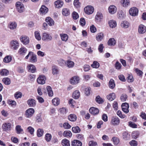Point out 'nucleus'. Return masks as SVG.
<instances>
[{
	"instance_id": "nucleus-19",
	"label": "nucleus",
	"mask_w": 146,
	"mask_h": 146,
	"mask_svg": "<svg viewBox=\"0 0 146 146\" xmlns=\"http://www.w3.org/2000/svg\"><path fill=\"white\" fill-rule=\"evenodd\" d=\"M29 70V71L32 73H34L36 71V67L34 65L32 64H29L27 66Z\"/></svg>"
},
{
	"instance_id": "nucleus-47",
	"label": "nucleus",
	"mask_w": 146,
	"mask_h": 146,
	"mask_svg": "<svg viewBox=\"0 0 146 146\" xmlns=\"http://www.w3.org/2000/svg\"><path fill=\"white\" fill-rule=\"evenodd\" d=\"M15 129L16 131V132L17 134H20L23 131V130L21 128L20 125H17L15 127Z\"/></svg>"
},
{
	"instance_id": "nucleus-55",
	"label": "nucleus",
	"mask_w": 146,
	"mask_h": 146,
	"mask_svg": "<svg viewBox=\"0 0 146 146\" xmlns=\"http://www.w3.org/2000/svg\"><path fill=\"white\" fill-rule=\"evenodd\" d=\"M51 138L52 136L50 134L47 133L46 134L45 139L47 142H49L51 140Z\"/></svg>"
},
{
	"instance_id": "nucleus-31",
	"label": "nucleus",
	"mask_w": 146,
	"mask_h": 146,
	"mask_svg": "<svg viewBox=\"0 0 146 146\" xmlns=\"http://www.w3.org/2000/svg\"><path fill=\"white\" fill-rule=\"evenodd\" d=\"M0 74L1 76H7L9 74V71L6 69H2L0 70Z\"/></svg>"
},
{
	"instance_id": "nucleus-64",
	"label": "nucleus",
	"mask_w": 146,
	"mask_h": 146,
	"mask_svg": "<svg viewBox=\"0 0 146 146\" xmlns=\"http://www.w3.org/2000/svg\"><path fill=\"white\" fill-rule=\"evenodd\" d=\"M89 146H97L98 145L96 142L93 141H91L89 143Z\"/></svg>"
},
{
	"instance_id": "nucleus-57",
	"label": "nucleus",
	"mask_w": 146,
	"mask_h": 146,
	"mask_svg": "<svg viewBox=\"0 0 146 146\" xmlns=\"http://www.w3.org/2000/svg\"><path fill=\"white\" fill-rule=\"evenodd\" d=\"M112 140L113 141L114 144L116 145H117L119 141V139L118 138L115 137H113Z\"/></svg>"
},
{
	"instance_id": "nucleus-8",
	"label": "nucleus",
	"mask_w": 146,
	"mask_h": 146,
	"mask_svg": "<svg viewBox=\"0 0 146 146\" xmlns=\"http://www.w3.org/2000/svg\"><path fill=\"white\" fill-rule=\"evenodd\" d=\"M120 122L119 118L116 116H113L111 117V123L114 125H119Z\"/></svg>"
},
{
	"instance_id": "nucleus-40",
	"label": "nucleus",
	"mask_w": 146,
	"mask_h": 146,
	"mask_svg": "<svg viewBox=\"0 0 146 146\" xmlns=\"http://www.w3.org/2000/svg\"><path fill=\"white\" fill-rule=\"evenodd\" d=\"M52 102L54 105L55 106H57L60 104V100L58 98H54L52 100Z\"/></svg>"
},
{
	"instance_id": "nucleus-23",
	"label": "nucleus",
	"mask_w": 146,
	"mask_h": 146,
	"mask_svg": "<svg viewBox=\"0 0 146 146\" xmlns=\"http://www.w3.org/2000/svg\"><path fill=\"white\" fill-rule=\"evenodd\" d=\"M76 115L74 114H71L68 116V119L70 121L74 122L76 121L77 119Z\"/></svg>"
},
{
	"instance_id": "nucleus-28",
	"label": "nucleus",
	"mask_w": 146,
	"mask_h": 146,
	"mask_svg": "<svg viewBox=\"0 0 146 146\" xmlns=\"http://www.w3.org/2000/svg\"><path fill=\"white\" fill-rule=\"evenodd\" d=\"M110 27L112 28H115L117 25V23L115 21L113 20H110L108 22Z\"/></svg>"
},
{
	"instance_id": "nucleus-11",
	"label": "nucleus",
	"mask_w": 146,
	"mask_h": 146,
	"mask_svg": "<svg viewBox=\"0 0 146 146\" xmlns=\"http://www.w3.org/2000/svg\"><path fill=\"white\" fill-rule=\"evenodd\" d=\"M20 40L21 42L25 45L28 44L30 41L29 38L26 36H21Z\"/></svg>"
},
{
	"instance_id": "nucleus-42",
	"label": "nucleus",
	"mask_w": 146,
	"mask_h": 146,
	"mask_svg": "<svg viewBox=\"0 0 146 146\" xmlns=\"http://www.w3.org/2000/svg\"><path fill=\"white\" fill-rule=\"evenodd\" d=\"M103 16L100 12H98L95 16V19L98 20H100L103 18Z\"/></svg>"
},
{
	"instance_id": "nucleus-49",
	"label": "nucleus",
	"mask_w": 146,
	"mask_h": 146,
	"mask_svg": "<svg viewBox=\"0 0 146 146\" xmlns=\"http://www.w3.org/2000/svg\"><path fill=\"white\" fill-rule=\"evenodd\" d=\"M72 131L75 133H78L80 131V129L78 126L73 127L72 128Z\"/></svg>"
},
{
	"instance_id": "nucleus-32",
	"label": "nucleus",
	"mask_w": 146,
	"mask_h": 146,
	"mask_svg": "<svg viewBox=\"0 0 146 146\" xmlns=\"http://www.w3.org/2000/svg\"><path fill=\"white\" fill-rule=\"evenodd\" d=\"M27 49L25 48H21L19 50L18 52L21 55H24L27 52Z\"/></svg>"
},
{
	"instance_id": "nucleus-44",
	"label": "nucleus",
	"mask_w": 146,
	"mask_h": 146,
	"mask_svg": "<svg viewBox=\"0 0 146 146\" xmlns=\"http://www.w3.org/2000/svg\"><path fill=\"white\" fill-rule=\"evenodd\" d=\"M121 26L122 28H127L129 26V23L127 21H123L121 23Z\"/></svg>"
},
{
	"instance_id": "nucleus-5",
	"label": "nucleus",
	"mask_w": 146,
	"mask_h": 146,
	"mask_svg": "<svg viewBox=\"0 0 146 146\" xmlns=\"http://www.w3.org/2000/svg\"><path fill=\"white\" fill-rule=\"evenodd\" d=\"M42 39L45 41H49L52 39V37L50 34L47 33H44L42 35Z\"/></svg>"
},
{
	"instance_id": "nucleus-3",
	"label": "nucleus",
	"mask_w": 146,
	"mask_h": 146,
	"mask_svg": "<svg viewBox=\"0 0 146 146\" xmlns=\"http://www.w3.org/2000/svg\"><path fill=\"white\" fill-rule=\"evenodd\" d=\"M34 112L35 110L33 108H29L26 111L25 115L26 117L29 118L33 115Z\"/></svg>"
},
{
	"instance_id": "nucleus-12",
	"label": "nucleus",
	"mask_w": 146,
	"mask_h": 146,
	"mask_svg": "<svg viewBox=\"0 0 146 146\" xmlns=\"http://www.w3.org/2000/svg\"><path fill=\"white\" fill-rule=\"evenodd\" d=\"M27 104L29 106L31 107H34L36 105V102L33 99L31 98L27 101Z\"/></svg>"
},
{
	"instance_id": "nucleus-63",
	"label": "nucleus",
	"mask_w": 146,
	"mask_h": 146,
	"mask_svg": "<svg viewBox=\"0 0 146 146\" xmlns=\"http://www.w3.org/2000/svg\"><path fill=\"white\" fill-rule=\"evenodd\" d=\"M127 96L125 94H122L121 96L120 99L122 102H125L126 101L127 98Z\"/></svg>"
},
{
	"instance_id": "nucleus-53",
	"label": "nucleus",
	"mask_w": 146,
	"mask_h": 146,
	"mask_svg": "<svg viewBox=\"0 0 146 146\" xmlns=\"http://www.w3.org/2000/svg\"><path fill=\"white\" fill-rule=\"evenodd\" d=\"M81 5L80 3L79 2V0H74V5L76 8H79Z\"/></svg>"
},
{
	"instance_id": "nucleus-9",
	"label": "nucleus",
	"mask_w": 146,
	"mask_h": 146,
	"mask_svg": "<svg viewBox=\"0 0 146 146\" xmlns=\"http://www.w3.org/2000/svg\"><path fill=\"white\" fill-rule=\"evenodd\" d=\"M129 13L130 15L132 16H136L137 15L138 13V10L135 7L131 8L129 10Z\"/></svg>"
},
{
	"instance_id": "nucleus-43",
	"label": "nucleus",
	"mask_w": 146,
	"mask_h": 146,
	"mask_svg": "<svg viewBox=\"0 0 146 146\" xmlns=\"http://www.w3.org/2000/svg\"><path fill=\"white\" fill-rule=\"evenodd\" d=\"M118 16L119 19H121L125 17V15L123 11L121 10L118 12Z\"/></svg>"
},
{
	"instance_id": "nucleus-37",
	"label": "nucleus",
	"mask_w": 146,
	"mask_h": 146,
	"mask_svg": "<svg viewBox=\"0 0 146 146\" xmlns=\"http://www.w3.org/2000/svg\"><path fill=\"white\" fill-rule=\"evenodd\" d=\"M60 36L62 40L65 42H66L68 39V36L66 34H60Z\"/></svg>"
},
{
	"instance_id": "nucleus-34",
	"label": "nucleus",
	"mask_w": 146,
	"mask_h": 146,
	"mask_svg": "<svg viewBox=\"0 0 146 146\" xmlns=\"http://www.w3.org/2000/svg\"><path fill=\"white\" fill-rule=\"evenodd\" d=\"M115 94L113 93L110 94L107 96V98L111 101H112L115 99Z\"/></svg>"
},
{
	"instance_id": "nucleus-52",
	"label": "nucleus",
	"mask_w": 146,
	"mask_h": 146,
	"mask_svg": "<svg viewBox=\"0 0 146 146\" xmlns=\"http://www.w3.org/2000/svg\"><path fill=\"white\" fill-rule=\"evenodd\" d=\"M115 66L116 69L120 70L121 68L122 65L118 61H117L115 64Z\"/></svg>"
},
{
	"instance_id": "nucleus-36",
	"label": "nucleus",
	"mask_w": 146,
	"mask_h": 146,
	"mask_svg": "<svg viewBox=\"0 0 146 146\" xmlns=\"http://www.w3.org/2000/svg\"><path fill=\"white\" fill-rule=\"evenodd\" d=\"M62 145L63 146H70V141L69 140L66 139H63L61 142Z\"/></svg>"
},
{
	"instance_id": "nucleus-45",
	"label": "nucleus",
	"mask_w": 146,
	"mask_h": 146,
	"mask_svg": "<svg viewBox=\"0 0 146 146\" xmlns=\"http://www.w3.org/2000/svg\"><path fill=\"white\" fill-rule=\"evenodd\" d=\"M62 14L65 16H67L70 15V13L69 10L67 9H64L62 10Z\"/></svg>"
},
{
	"instance_id": "nucleus-41",
	"label": "nucleus",
	"mask_w": 146,
	"mask_h": 146,
	"mask_svg": "<svg viewBox=\"0 0 146 146\" xmlns=\"http://www.w3.org/2000/svg\"><path fill=\"white\" fill-rule=\"evenodd\" d=\"M116 41L114 38H110L108 40V44L110 46H114L115 45Z\"/></svg>"
},
{
	"instance_id": "nucleus-21",
	"label": "nucleus",
	"mask_w": 146,
	"mask_h": 146,
	"mask_svg": "<svg viewBox=\"0 0 146 146\" xmlns=\"http://www.w3.org/2000/svg\"><path fill=\"white\" fill-rule=\"evenodd\" d=\"M82 142L78 140H74L71 142L72 146H82Z\"/></svg>"
},
{
	"instance_id": "nucleus-17",
	"label": "nucleus",
	"mask_w": 146,
	"mask_h": 146,
	"mask_svg": "<svg viewBox=\"0 0 146 146\" xmlns=\"http://www.w3.org/2000/svg\"><path fill=\"white\" fill-rule=\"evenodd\" d=\"M99 110L97 108L92 107L89 109V111L90 113L93 115H96L98 114L99 112Z\"/></svg>"
},
{
	"instance_id": "nucleus-14",
	"label": "nucleus",
	"mask_w": 146,
	"mask_h": 146,
	"mask_svg": "<svg viewBox=\"0 0 146 146\" xmlns=\"http://www.w3.org/2000/svg\"><path fill=\"white\" fill-rule=\"evenodd\" d=\"M121 3L123 7L126 8L130 6V1L129 0H121Z\"/></svg>"
},
{
	"instance_id": "nucleus-20",
	"label": "nucleus",
	"mask_w": 146,
	"mask_h": 146,
	"mask_svg": "<svg viewBox=\"0 0 146 146\" xmlns=\"http://www.w3.org/2000/svg\"><path fill=\"white\" fill-rule=\"evenodd\" d=\"M48 25L49 26H52L54 25V21L50 17H48L45 19Z\"/></svg>"
},
{
	"instance_id": "nucleus-1",
	"label": "nucleus",
	"mask_w": 146,
	"mask_h": 146,
	"mask_svg": "<svg viewBox=\"0 0 146 146\" xmlns=\"http://www.w3.org/2000/svg\"><path fill=\"white\" fill-rule=\"evenodd\" d=\"M11 124L9 122H5L2 125V128L3 131H9L11 130Z\"/></svg>"
},
{
	"instance_id": "nucleus-16",
	"label": "nucleus",
	"mask_w": 146,
	"mask_h": 146,
	"mask_svg": "<svg viewBox=\"0 0 146 146\" xmlns=\"http://www.w3.org/2000/svg\"><path fill=\"white\" fill-rule=\"evenodd\" d=\"M138 32L140 34H143L146 31V27L143 25L141 24L139 27Z\"/></svg>"
},
{
	"instance_id": "nucleus-35",
	"label": "nucleus",
	"mask_w": 146,
	"mask_h": 146,
	"mask_svg": "<svg viewBox=\"0 0 146 146\" xmlns=\"http://www.w3.org/2000/svg\"><path fill=\"white\" fill-rule=\"evenodd\" d=\"M108 86L109 88L111 89H113L115 86V84L114 82V80L112 79H111L110 80Z\"/></svg>"
},
{
	"instance_id": "nucleus-2",
	"label": "nucleus",
	"mask_w": 146,
	"mask_h": 146,
	"mask_svg": "<svg viewBox=\"0 0 146 146\" xmlns=\"http://www.w3.org/2000/svg\"><path fill=\"white\" fill-rule=\"evenodd\" d=\"M30 55L31 56L30 59V61L32 63H35L37 61V59L36 57V55L33 54V52L31 51L29 52L28 54L26 56L25 59H27L28 58Z\"/></svg>"
},
{
	"instance_id": "nucleus-30",
	"label": "nucleus",
	"mask_w": 146,
	"mask_h": 146,
	"mask_svg": "<svg viewBox=\"0 0 146 146\" xmlns=\"http://www.w3.org/2000/svg\"><path fill=\"white\" fill-rule=\"evenodd\" d=\"M17 24L15 22H10L9 25V27L11 30H13L16 28Z\"/></svg>"
},
{
	"instance_id": "nucleus-7",
	"label": "nucleus",
	"mask_w": 146,
	"mask_h": 146,
	"mask_svg": "<svg viewBox=\"0 0 146 146\" xmlns=\"http://www.w3.org/2000/svg\"><path fill=\"white\" fill-rule=\"evenodd\" d=\"M85 12L88 15L92 14L94 12V8L92 6L88 5L85 7L84 9Z\"/></svg>"
},
{
	"instance_id": "nucleus-13",
	"label": "nucleus",
	"mask_w": 146,
	"mask_h": 146,
	"mask_svg": "<svg viewBox=\"0 0 146 146\" xmlns=\"http://www.w3.org/2000/svg\"><path fill=\"white\" fill-rule=\"evenodd\" d=\"M129 105L127 103H123L121 105L122 111L125 113H127L129 112Z\"/></svg>"
},
{
	"instance_id": "nucleus-51",
	"label": "nucleus",
	"mask_w": 146,
	"mask_h": 146,
	"mask_svg": "<svg viewBox=\"0 0 146 146\" xmlns=\"http://www.w3.org/2000/svg\"><path fill=\"white\" fill-rule=\"evenodd\" d=\"M44 132L43 130L42 129H38L37 131V135L38 137H41Z\"/></svg>"
},
{
	"instance_id": "nucleus-33",
	"label": "nucleus",
	"mask_w": 146,
	"mask_h": 146,
	"mask_svg": "<svg viewBox=\"0 0 146 146\" xmlns=\"http://www.w3.org/2000/svg\"><path fill=\"white\" fill-rule=\"evenodd\" d=\"M72 97L76 99H77L79 98L80 96V93L78 90H76L73 93Z\"/></svg>"
},
{
	"instance_id": "nucleus-26",
	"label": "nucleus",
	"mask_w": 146,
	"mask_h": 146,
	"mask_svg": "<svg viewBox=\"0 0 146 146\" xmlns=\"http://www.w3.org/2000/svg\"><path fill=\"white\" fill-rule=\"evenodd\" d=\"M48 11V9L44 5H42L40 9V11L42 14L44 15Z\"/></svg>"
},
{
	"instance_id": "nucleus-54",
	"label": "nucleus",
	"mask_w": 146,
	"mask_h": 146,
	"mask_svg": "<svg viewBox=\"0 0 146 146\" xmlns=\"http://www.w3.org/2000/svg\"><path fill=\"white\" fill-rule=\"evenodd\" d=\"M35 35L36 38L38 40L41 39L40 34L38 32L36 31L35 32Z\"/></svg>"
},
{
	"instance_id": "nucleus-4",
	"label": "nucleus",
	"mask_w": 146,
	"mask_h": 146,
	"mask_svg": "<svg viewBox=\"0 0 146 146\" xmlns=\"http://www.w3.org/2000/svg\"><path fill=\"white\" fill-rule=\"evenodd\" d=\"M16 6L17 10L19 13L23 12L25 9L24 6L21 3L17 2L16 3Z\"/></svg>"
},
{
	"instance_id": "nucleus-22",
	"label": "nucleus",
	"mask_w": 146,
	"mask_h": 146,
	"mask_svg": "<svg viewBox=\"0 0 146 146\" xmlns=\"http://www.w3.org/2000/svg\"><path fill=\"white\" fill-rule=\"evenodd\" d=\"M122 136L123 138L125 141L129 140L130 138V135L126 131H125L123 132Z\"/></svg>"
},
{
	"instance_id": "nucleus-60",
	"label": "nucleus",
	"mask_w": 146,
	"mask_h": 146,
	"mask_svg": "<svg viewBox=\"0 0 146 146\" xmlns=\"http://www.w3.org/2000/svg\"><path fill=\"white\" fill-rule=\"evenodd\" d=\"M22 93L19 92H16L14 95L16 99H18L19 98H21L22 96Z\"/></svg>"
},
{
	"instance_id": "nucleus-39",
	"label": "nucleus",
	"mask_w": 146,
	"mask_h": 146,
	"mask_svg": "<svg viewBox=\"0 0 146 146\" xmlns=\"http://www.w3.org/2000/svg\"><path fill=\"white\" fill-rule=\"evenodd\" d=\"M46 89L48 96H52L53 95V93L51 87L50 86H48L46 87Z\"/></svg>"
},
{
	"instance_id": "nucleus-48",
	"label": "nucleus",
	"mask_w": 146,
	"mask_h": 146,
	"mask_svg": "<svg viewBox=\"0 0 146 146\" xmlns=\"http://www.w3.org/2000/svg\"><path fill=\"white\" fill-rule=\"evenodd\" d=\"M12 60V57L10 56H7L5 57L3 61L5 63H9Z\"/></svg>"
},
{
	"instance_id": "nucleus-50",
	"label": "nucleus",
	"mask_w": 146,
	"mask_h": 146,
	"mask_svg": "<svg viewBox=\"0 0 146 146\" xmlns=\"http://www.w3.org/2000/svg\"><path fill=\"white\" fill-rule=\"evenodd\" d=\"M91 66L93 68H97L99 67L100 64L97 61H94L91 65Z\"/></svg>"
},
{
	"instance_id": "nucleus-27",
	"label": "nucleus",
	"mask_w": 146,
	"mask_h": 146,
	"mask_svg": "<svg viewBox=\"0 0 146 146\" xmlns=\"http://www.w3.org/2000/svg\"><path fill=\"white\" fill-rule=\"evenodd\" d=\"M104 37V34L102 33H98L96 36V39L98 41H100Z\"/></svg>"
},
{
	"instance_id": "nucleus-15",
	"label": "nucleus",
	"mask_w": 146,
	"mask_h": 146,
	"mask_svg": "<svg viewBox=\"0 0 146 146\" xmlns=\"http://www.w3.org/2000/svg\"><path fill=\"white\" fill-rule=\"evenodd\" d=\"M108 10L110 13L113 14L116 12L117 8L114 5H111L109 7Z\"/></svg>"
},
{
	"instance_id": "nucleus-38",
	"label": "nucleus",
	"mask_w": 146,
	"mask_h": 146,
	"mask_svg": "<svg viewBox=\"0 0 146 146\" xmlns=\"http://www.w3.org/2000/svg\"><path fill=\"white\" fill-rule=\"evenodd\" d=\"M74 63L73 61L68 60L66 62V65L69 68H72L74 66Z\"/></svg>"
},
{
	"instance_id": "nucleus-46",
	"label": "nucleus",
	"mask_w": 146,
	"mask_h": 146,
	"mask_svg": "<svg viewBox=\"0 0 146 146\" xmlns=\"http://www.w3.org/2000/svg\"><path fill=\"white\" fill-rule=\"evenodd\" d=\"M3 82L6 85H9L11 83V80L8 78H5L2 80Z\"/></svg>"
},
{
	"instance_id": "nucleus-25",
	"label": "nucleus",
	"mask_w": 146,
	"mask_h": 146,
	"mask_svg": "<svg viewBox=\"0 0 146 146\" xmlns=\"http://www.w3.org/2000/svg\"><path fill=\"white\" fill-rule=\"evenodd\" d=\"M63 135L64 137L69 138L72 136V134L70 131L66 130L64 132Z\"/></svg>"
},
{
	"instance_id": "nucleus-59",
	"label": "nucleus",
	"mask_w": 146,
	"mask_h": 146,
	"mask_svg": "<svg viewBox=\"0 0 146 146\" xmlns=\"http://www.w3.org/2000/svg\"><path fill=\"white\" fill-rule=\"evenodd\" d=\"M96 101L99 104L102 103L104 102V101L102 99L100 98V97L99 96H98L96 98Z\"/></svg>"
},
{
	"instance_id": "nucleus-29",
	"label": "nucleus",
	"mask_w": 146,
	"mask_h": 146,
	"mask_svg": "<svg viewBox=\"0 0 146 146\" xmlns=\"http://www.w3.org/2000/svg\"><path fill=\"white\" fill-rule=\"evenodd\" d=\"M52 73L53 75H56L59 72L58 68L57 66L53 65L52 67Z\"/></svg>"
},
{
	"instance_id": "nucleus-56",
	"label": "nucleus",
	"mask_w": 146,
	"mask_h": 146,
	"mask_svg": "<svg viewBox=\"0 0 146 146\" xmlns=\"http://www.w3.org/2000/svg\"><path fill=\"white\" fill-rule=\"evenodd\" d=\"M126 80L127 81L129 82H132L134 81V78L132 75H129Z\"/></svg>"
},
{
	"instance_id": "nucleus-58",
	"label": "nucleus",
	"mask_w": 146,
	"mask_h": 146,
	"mask_svg": "<svg viewBox=\"0 0 146 146\" xmlns=\"http://www.w3.org/2000/svg\"><path fill=\"white\" fill-rule=\"evenodd\" d=\"M68 103L70 105V106L72 108H74V107L76 102L73 99H70L69 100Z\"/></svg>"
},
{
	"instance_id": "nucleus-6",
	"label": "nucleus",
	"mask_w": 146,
	"mask_h": 146,
	"mask_svg": "<svg viewBox=\"0 0 146 146\" xmlns=\"http://www.w3.org/2000/svg\"><path fill=\"white\" fill-rule=\"evenodd\" d=\"M19 44L16 40H12L10 43V46L14 50H17L19 46Z\"/></svg>"
},
{
	"instance_id": "nucleus-24",
	"label": "nucleus",
	"mask_w": 146,
	"mask_h": 146,
	"mask_svg": "<svg viewBox=\"0 0 146 146\" xmlns=\"http://www.w3.org/2000/svg\"><path fill=\"white\" fill-rule=\"evenodd\" d=\"M63 4V1L61 0H57L54 3L56 7L58 8H60L62 7Z\"/></svg>"
},
{
	"instance_id": "nucleus-62",
	"label": "nucleus",
	"mask_w": 146,
	"mask_h": 146,
	"mask_svg": "<svg viewBox=\"0 0 146 146\" xmlns=\"http://www.w3.org/2000/svg\"><path fill=\"white\" fill-rule=\"evenodd\" d=\"M139 135V134L137 131H133L132 133V137L134 139L137 138Z\"/></svg>"
},
{
	"instance_id": "nucleus-61",
	"label": "nucleus",
	"mask_w": 146,
	"mask_h": 146,
	"mask_svg": "<svg viewBox=\"0 0 146 146\" xmlns=\"http://www.w3.org/2000/svg\"><path fill=\"white\" fill-rule=\"evenodd\" d=\"M72 16L73 19L75 20L77 19L79 17L78 13L75 11L73 12Z\"/></svg>"
},
{
	"instance_id": "nucleus-10",
	"label": "nucleus",
	"mask_w": 146,
	"mask_h": 146,
	"mask_svg": "<svg viewBox=\"0 0 146 146\" xmlns=\"http://www.w3.org/2000/svg\"><path fill=\"white\" fill-rule=\"evenodd\" d=\"M46 80V77L44 76L40 75L37 78V81L39 84H43L45 83Z\"/></svg>"
},
{
	"instance_id": "nucleus-18",
	"label": "nucleus",
	"mask_w": 146,
	"mask_h": 146,
	"mask_svg": "<svg viewBox=\"0 0 146 146\" xmlns=\"http://www.w3.org/2000/svg\"><path fill=\"white\" fill-rule=\"evenodd\" d=\"M80 79L77 76L73 77L70 80V83L72 84H74L79 83Z\"/></svg>"
}]
</instances>
